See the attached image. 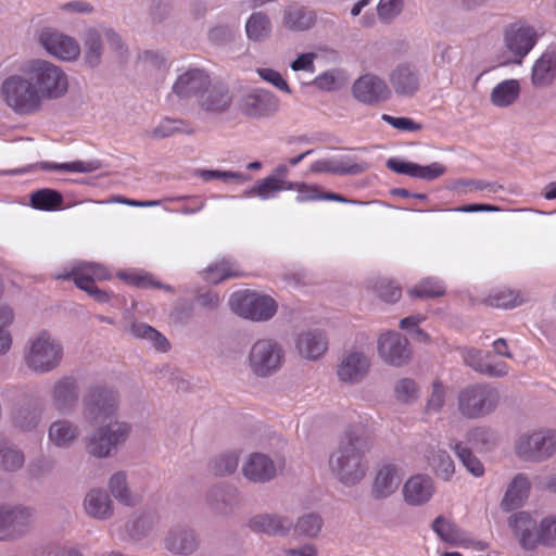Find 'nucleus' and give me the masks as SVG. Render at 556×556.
Listing matches in <instances>:
<instances>
[{"label":"nucleus","mask_w":556,"mask_h":556,"mask_svg":"<svg viewBox=\"0 0 556 556\" xmlns=\"http://www.w3.org/2000/svg\"><path fill=\"white\" fill-rule=\"evenodd\" d=\"M301 184L302 182L286 181L276 176H268L262 180L256 181L254 187L250 189L247 194H255L262 199H267L270 194L281 190H296V186Z\"/></svg>","instance_id":"nucleus-43"},{"label":"nucleus","mask_w":556,"mask_h":556,"mask_svg":"<svg viewBox=\"0 0 556 556\" xmlns=\"http://www.w3.org/2000/svg\"><path fill=\"white\" fill-rule=\"evenodd\" d=\"M433 493V480L427 475H415L403 486L404 501L410 506H421L428 503Z\"/></svg>","instance_id":"nucleus-31"},{"label":"nucleus","mask_w":556,"mask_h":556,"mask_svg":"<svg viewBox=\"0 0 556 556\" xmlns=\"http://www.w3.org/2000/svg\"><path fill=\"white\" fill-rule=\"evenodd\" d=\"M353 96L362 103L376 105L391 97V89L380 77L366 74L357 78L352 87Z\"/></svg>","instance_id":"nucleus-20"},{"label":"nucleus","mask_w":556,"mask_h":556,"mask_svg":"<svg viewBox=\"0 0 556 556\" xmlns=\"http://www.w3.org/2000/svg\"><path fill=\"white\" fill-rule=\"evenodd\" d=\"M377 350L380 358L393 367H402L412 358L408 340L395 331L381 334L378 339Z\"/></svg>","instance_id":"nucleus-16"},{"label":"nucleus","mask_w":556,"mask_h":556,"mask_svg":"<svg viewBox=\"0 0 556 556\" xmlns=\"http://www.w3.org/2000/svg\"><path fill=\"white\" fill-rule=\"evenodd\" d=\"M346 84V79L341 71L331 70L323 73L313 79L312 85L319 90L334 91L342 88Z\"/></svg>","instance_id":"nucleus-57"},{"label":"nucleus","mask_w":556,"mask_h":556,"mask_svg":"<svg viewBox=\"0 0 556 556\" xmlns=\"http://www.w3.org/2000/svg\"><path fill=\"white\" fill-rule=\"evenodd\" d=\"M103 26L88 27L81 34L83 63L90 70L98 68L104 54Z\"/></svg>","instance_id":"nucleus-26"},{"label":"nucleus","mask_w":556,"mask_h":556,"mask_svg":"<svg viewBox=\"0 0 556 556\" xmlns=\"http://www.w3.org/2000/svg\"><path fill=\"white\" fill-rule=\"evenodd\" d=\"M229 305L237 315L253 321H267L278 309V304L271 296L251 290L235 292L230 296Z\"/></svg>","instance_id":"nucleus-9"},{"label":"nucleus","mask_w":556,"mask_h":556,"mask_svg":"<svg viewBox=\"0 0 556 556\" xmlns=\"http://www.w3.org/2000/svg\"><path fill=\"white\" fill-rule=\"evenodd\" d=\"M83 506L85 514L98 521H106L114 516L110 493L101 488L90 489L84 497Z\"/></svg>","instance_id":"nucleus-28"},{"label":"nucleus","mask_w":556,"mask_h":556,"mask_svg":"<svg viewBox=\"0 0 556 556\" xmlns=\"http://www.w3.org/2000/svg\"><path fill=\"white\" fill-rule=\"evenodd\" d=\"M507 522L523 548L532 549L539 544L540 523L538 525L536 519L530 513H516L508 518Z\"/></svg>","instance_id":"nucleus-24"},{"label":"nucleus","mask_w":556,"mask_h":556,"mask_svg":"<svg viewBox=\"0 0 556 556\" xmlns=\"http://www.w3.org/2000/svg\"><path fill=\"white\" fill-rule=\"evenodd\" d=\"M238 276L237 273L231 271L229 264L226 261L208 266L203 271V277L211 283H218L229 277Z\"/></svg>","instance_id":"nucleus-62"},{"label":"nucleus","mask_w":556,"mask_h":556,"mask_svg":"<svg viewBox=\"0 0 556 556\" xmlns=\"http://www.w3.org/2000/svg\"><path fill=\"white\" fill-rule=\"evenodd\" d=\"M41 410L31 403H26L17 407L13 414V424L22 430L35 429L41 420Z\"/></svg>","instance_id":"nucleus-48"},{"label":"nucleus","mask_w":556,"mask_h":556,"mask_svg":"<svg viewBox=\"0 0 556 556\" xmlns=\"http://www.w3.org/2000/svg\"><path fill=\"white\" fill-rule=\"evenodd\" d=\"M521 93V86L518 79H505L493 87L490 93V102L500 109L514 105Z\"/></svg>","instance_id":"nucleus-39"},{"label":"nucleus","mask_w":556,"mask_h":556,"mask_svg":"<svg viewBox=\"0 0 556 556\" xmlns=\"http://www.w3.org/2000/svg\"><path fill=\"white\" fill-rule=\"evenodd\" d=\"M247 38L255 43L268 40L273 34L270 17L263 11L253 12L245 22Z\"/></svg>","instance_id":"nucleus-41"},{"label":"nucleus","mask_w":556,"mask_h":556,"mask_svg":"<svg viewBox=\"0 0 556 556\" xmlns=\"http://www.w3.org/2000/svg\"><path fill=\"white\" fill-rule=\"evenodd\" d=\"M104 39L110 50L119 63H126L129 59V49L122 36L111 27L103 26Z\"/></svg>","instance_id":"nucleus-56"},{"label":"nucleus","mask_w":556,"mask_h":556,"mask_svg":"<svg viewBox=\"0 0 556 556\" xmlns=\"http://www.w3.org/2000/svg\"><path fill=\"white\" fill-rule=\"evenodd\" d=\"M519 458L527 462H543L556 452V430L540 429L531 433H523L515 444Z\"/></svg>","instance_id":"nucleus-10"},{"label":"nucleus","mask_w":556,"mask_h":556,"mask_svg":"<svg viewBox=\"0 0 556 556\" xmlns=\"http://www.w3.org/2000/svg\"><path fill=\"white\" fill-rule=\"evenodd\" d=\"M538 40L536 30L522 23L510 24L504 31V46L511 58L507 63L520 64Z\"/></svg>","instance_id":"nucleus-14"},{"label":"nucleus","mask_w":556,"mask_h":556,"mask_svg":"<svg viewBox=\"0 0 556 556\" xmlns=\"http://www.w3.org/2000/svg\"><path fill=\"white\" fill-rule=\"evenodd\" d=\"M200 176L204 180L219 179L224 182H243L250 179L249 176L239 173V172H230V170H218V169H204L201 170Z\"/></svg>","instance_id":"nucleus-63"},{"label":"nucleus","mask_w":556,"mask_h":556,"mask_svg":"<svg viewBox=\"0 0 556 556\" xmlns=\"http://www.w3.org/2000/svg\"><path fill=\"white\" fill-rule=\"evenodd\" d=\"M420 388L412 378H402L394 384V396L402 404H412L419 397Z\"/></svg>","instance_id":"nucleus-53"},{"label":"nucleus","mask_w":556,"mask_h":556,"mask_svg":"<svg viewBox=\"0 0 556 556\" xmlns=\"http://www.w3.org/2000/svg\"><path fill=\"white\" fill-rule=\"evenodd\" d=\"M131 433V425L126 421H111L99 426L86 438V452L96 458H109L123 445Z\"/></svg>","instance_id":"nucleus-8"},{"label":"nucleus","mask_w":556,"mask_h":556,"mask_svg":"<svg viewBox=\"0 0 556 556\" xmlns=\"http://www.w3.org/2000/svg\"><path fill=\"white\" fill-rule=\"evenodd\" d=\"M241 471L250 482L266 483L276 477L277 467L268 455L255 452L243 462Z\"/></svg>","instance_id":"nucleus-23"},{"label":"nucleus","mask_w":556,"mask_h":556,"mask_svg":"<svg viewBox=\"0 0 556 556\" xmlns=\"http://www.w3.org/2000/svg\"><path fill=\"white\" fill-rule=\"evenodd\" d=\"M31 205L41 211H53L61 207L62 194L53 189H39L30 195Z\"/></svg>","instance_id":"nucleus-50"},{"label":"nucleus","mask_w":556,"mask_h":556,"mask_svg":"<svg viewBox=\"0 0 556 556\" xmlns=\"http://www.w3.org/2000/svg\"><path fill=\"white\" fill-rule=\"evenodd\" d=\"M63 356V344L46 330L31 337L24 350V362L36 374L55 370L61 365Z\"/></svg>","instance_id":"nucleus-3"},{"label":"nucleus","mask_w":556,"mask_h":556,"mask_svg":"<svg viewBox=\"0 0 556 556\" xmlns=\"http://www.w3.org/2000/svg\"><path fill=\"white\" fill-rule=\"evenodd\" d=\"M370 367V356L362 350L352 348L342 354L336 367V375L342 383L354 386L366 379Z\"/></svg>","instance_id":"nucleus-13"},{"label":"nucleus","mask_w":556,"mask_h":556,"mask_svg":"<svg viewBox=\"0 0 556 556\" xmlns=\"http://www.w3.org/2000/svg\"><path fill=\"white\" fill-rule=\"evenodd\" d=\"M401 484V475L397 466L383 464L379 467L371 486V496L375 500H386L396 492Z\"/></svg>","instance_id":"nucleus-32"},{"label":"nucleus","mask_w":556,"mask_h":556,"mask_svg":"<svg viewBox=\"0 0 556 556\" xmlns=\"http://www.w3.org/2000/svg\"><path fill=\"white\" fill-rule=\"evenodd\" d=\"M286 352L282 344L274 338H261L252 343L247 356V366L256 378L276 375L283 366Z\"/></svg>","instance_id":"nucleus-5"},{"label":"nucleus","mask_w":556,"mask_h":556,"mask_svg":"<svg viewBox=\"0 0 556 556\" xmlns=\"http://www.w3.org/2000/svg\"><path fill=\"white\" fill-rule=\"evenodd\" d=\"M408 292L412 296L425 299L442 296L445 293L444 288L430 278L422 280Z\"/></svg>","instance_id":"nucleus-59"},{"label":"nucleus","mask_w":556,"mask_h":556,"mask_svg":"<svg viewBox=\"0 0 556 556\" xmlns=\"http://www.w3.org/2000/svg\"><path fill=\"white\" fill-rule=\"evenodd\" d=\"M387 167L397 174L408 175L414 178L431 181L445 174L446 167L438 162L430 165H419L412 162H403L396 159H389Z\"/></svg>","instance_id":"nucleus-33"},{"label":"nucleus","mask_w":556,"mask_h":556,"mask_svg":"<svg viewBox=\"0 0 556 556\" xmlns=\"http://www.w3.org/2000/svg\"><path fill=\"white\" fill-rule=\"evenodd\" d=\"M119 408V394L105 384L89 386L83 396L81 416L89 425L113 418Z\"/></svg>","instance_id":"nucleus-7"},{"label":"nucleus","mask_w":556,"mask_h":556,"mask_svg":"<svg viewBox=\"0 0 556 556\" xmlns=\"http://www.w3.org/2000/svg\"><path fill=\"white\" fill-rule=\"evenodd\" d=\"M404 9V0H380L377 7L378 17L386 23L392 22Z\"/></svg>","instance_id":"nucleus-61"},{"label":"nucleus","mask_w":556,"mask_h":556,"mask_svg":"<svg viewBox=\"0 0 556 556\" xmlns=\"http://www.w3.org/2000/svg\"><path fill=\"white\" fill-rule=\"evenodd\" d=\"M368 168L366 163H356L350 156L333 160H317L311 165L312 173H329L334 175H359Z\"/></svg>","instance_id":"nucleus-35"},{"label":"nucleus","mask_w":556,"mask_h":556,"mask_svg":"<svg viewBox=\"0 0 556 556\" xmlns=\"http://www.w3.org/2000/svg\"><path fill=\"white\" fill-rule=\"evenodd\" d=\"M428 459L434 475L439 479L443 481H450L452 479L455 472V464L445 450H432Z\"/></svg>","instance_id":"nucleus-45"},{"label":"nucleus","mask_w":556,"mask_h":556,"mask_svg":"<svg viewBox=\"0 0 556 556\" xmlns=\"http://www.w3.org/2000/svg\"><path fill=\"white\" fill-rule=\"evenodd\" d=\"M278 99L267 90L258 89L244 94L239 103L243 115L253 119L268 118L278 111Z\"/></svg>","instance_id":"nucleus-19"},{"label":"nucleus","mask_w":556,"mask_h":556,"mask_svg":"<svg viewBox=\"0 0 556 556\" xmlns=\"http://www.w3.org/2000/svg\"><path fill=\"white\" fill-rule=\"evenodd\" d=\"M556 78V52H545L534 63L531 83L536 88L549 86Z\"/></svg>","instance_id":"nucleus-38"},{"label":"nucleus","mask_w":556,"mask_h":556,"mask_svg":"<svg viewBox=\"0 0 556 556\" xmlns=\"http://www.w3.org/2000/svg\"><path fill=\"white\" fill-rule=\"evenodd\" d=\"M25 66L42 106L47 101H56L67 94L68 76L61 66L45 59H34Z\"/></svg>","instance_id":"nucleus-2"},{"label":"nucleus","mask_w":556,"mask_h":556,"mask_svg":"<svg viewBox=\"0 0 556 556\" xmlns=\"http://www.w3.org/2000/svg\"><path fill=\"white\" fill-rule=\"evenodd\" d=\"M323 518L316 513H307L298 518L294 532L300 536L315 538L323 528Z\"/></svg>","instance_id":"nucleus-52"},{"label":"nucleus","mask_w":556,"mask_h":556,"mask_svg":"<svg viewBox=\"0 0 556 556\" xmlns=\"http://www.w3.org/2000/svg\"><path fill=\"white\" fill-rule=\"evenodd\" d=\"M51 406L61 415H68L76 410L79 402V384L72 376L56 379L50 391Z\"/></svg>","instance_id":"nucleus-17"},{"label":"nucleus","mask_w":556,"mask_h":556,"mask_svg":"<svg viewBox=\"0 0 556 556\" xmlns=\"http://www.w3.org/2000/svg\"><path fill=\"white\" fill-rule=\"evenodd\" d=\"M25 464V455L14 443L0 437V467L10 472L20 470Z\"/></svg>","instance_id":"nucleus-42"},{"label":"nucleus","mask_w":556,"mask_h":556,"mask_svg":"<svg viewBox=\"0 0 556 556\" xmlns=\"http://www.w3.org/2000/svg\"><path fill=\"white\" fill-rule=\"evenodd\" d=\"M129 333L137 339L150 341L157 351L166 352L169 348L167 339L155 328L144 323H132L129 326Z\"/></svg>","instance_id":"nucleus-47"},{"label":"nucleus","mask_w":556,"mask_h":556,"mask_svg":"<svg viewBox=\"0 0 556 556\" xmlns=\"http://www.w3.org/2000/svg\"><path fill=\"white\" fill-rule=\"evenodd\" d=\"M38 42L49 55L63 62H75L81 54V47L76 38L51 27L40 30Z\"/></svg>","instance_id":"nucleus-12"},{"label":"nucleus","mask_w":556,"mask_h":556,"mask_svg":"<svg viewBox=\"0 0 556 556\" xmlns=\"http://www.w3.org/2000/svg\"><path fill=\"white\" fill-rule=\"evenodd\" d=\"M501 395L489 383H473L463 388L457 395V409L467 419H479L493 413Z\"/></svg>","instance_id":"nucleus-6"},{"label":"nucleus","mask_w":556,"mask_h":556,"mask_svg":"<svg viewBox=\"0 0 556 556\" xmlns=\"http://www.w3.org/2000/svg\"><path fill=\"white\" fill-rule=\"evenodd\" d=\"M530 488V481L525 475L515 476L501 501L502 510L511 511L521 507L529 496Z\"/></svg>","instance_id":"nucleus-36"},{"label":"nucleus","mask_w":556,"mask_h":556,"mask_svg":"<svg viewBox=\"0 0 556 556\" xmlns=\"http://www.w3.org/2000/svg\"><path fill=\"white\" fill-rule=\"evenodd\" d=\"M5 542L25 538L34 528L36 508L25 504L2 503Z\"/></svg>","instance_id":"nucleus-11"},{"label":"nucleus","mask_w":556,"mask_h":556,"mask_svg":"<svg viewBox=\"0 0 556 556\" xmlns=\"http://www.w3.org/2000/svg\"><path fill=\"white\" fill-rule=\"evenodd\" d=\"M295 348L308 361H317L328 350V339L320 330H305L299 333Z\"/></svg>","instance_id":"nucleus-34"},{"label":"nucleus","mask_w":556,"mask_h":556,"mask_svg":"<svg viewBox=\"0 0 556 556\" xmlns=\"http://www.w3.org/2000/svg\"><path fill=\"white\" fill-rule=\"evenodd\" d=\"M464 363L476 372L501 378L508 374V367L504 362L491 364L488 362L490 354L476 348H463L460 350Z\"/></svg>","instance_id":"nucleus-27"},{"label":"nucleus","mask_w":556,"mask_h":556,"mask_svg":"<svg viewBox=\"0 0 556 556\" xmlns=\"http://www.w3.org/2000/svg\"><path fill=\"white\" fill-rule=\"evenodd\" d=\"M40 168L47 170H60V172H75V173H91L97 170L100 167V163L98 161H75L71 163H48L42 162Z\"/></svg>","instance_id":"nucleus-58"},{"label":"nucleus","mask_w":556,"mask_h":556,"mask_svg":"<svg viewBox=\"0 0 556 556\" xmlns=\"http://www.w3.org/2000/svg\"><path fill=\"white\" fill-rule=\"evenodd\" d=\"M316 21L317 15L314 10L292 2L283 9L281 25L290 31L300 33L311 29Z\"/></svg>","instance_id":"nucleus-30"},{"label":"nucleus","mask_w":556,"mask_h":556,"mask_svg":"<svg viewBox=\"0 0 556 556\" xmlns=\"http://www.w3.org/2000/svg\"><path fill=\"white\" fill-rule=\"evenodd\" d=\"M197 101L203 112L219 115L228 112L231 108L232 93L229 88L223 84H211Z\"/></svg>","instance_id":"nucleus-25"},{"label":"nucleus","mask_w":556,"mask_h":556,"mask_svg":"<svg viewBox=\"0 0 556 556\" xmlns=\"http://www.w3.org/2000/svg\"><path fill=\"white\" fill-rule=\"evenodd\" d=\"M79 437V429L76 424L68 419H58L48 429L50 442L59 448L72 446Z\"/></svg>","instance_id":"nucleus-37"},{"label":"nucleus","mask_w":556,"mask_h":556,"mask_svg":"<svg viewBox=\"0 0 556 556\" xmlns=\"http://www.w3.org/2000/svg\"><path fill=\"white\" fill-rule=\"evenodd\" d=\"M164 549L175 556H194L201 547L200 534L188 525L170 527L162 539Z\"/></svg>","instance_id":"nucleus-15"},{"label":"nucleus","mask_w":556,"mask_h":556,"mask_svg":"<svg viewBox=\"0 0 556 556\" xmlns=\"http://www.w3.org/2000/svg\"><path fill=\"white\" fill-rule=\"evenodd\" d=\"M78 276H87L90 277L91 281L94 283V280H105L110 278V273L108 269L98 263H85L79 267L74 269L72 273L59 276L60 279H70L73 278L76 283V278Z\"/></svg>","instance_id":"nucleus-54"},{"label":"nucleus","mask_w":556,"mask_h":556,"mask_svg":"<svg viewBox=\"0 0 556 556\" xmlns=\"http://www.w3.org/2000/svg\"><path fill=\"white\" fill-rule=\"evenodd\" d=\"M211 85L208 73L199 67H189L180 73L173 84L172 91L179 99H191L202 94Z\"/></svg>","instance_id":"nucleus-18"},{"label":"nucleus","mask_w":556,"mask_h":556,"mask_svg":"<svg viewBox=\"0 0 556 556\" xmlns=\"http://www.w3.org/2000/svg\"><path fill=\"white\" fill-rule=\"evenodd\" d=\"M467 442L473 446L489 450L496 444V434L489 427L478 426L470 429L466 434Z\"/></svg>","instance_id":"nucleus-55"},{"label":"nucleus","mask_w":556,"mask_h":556,"mask_svg":"<svg viewBox=\"0 0 556 556\" xmlns=\"http://www.w3.org/2000/svg\"><path fill=\"white\" fill-rule=\"evenodd\" d=\"M239 466V454L236 451H227L218 454L208 463L210 471L217 477L232 475Z\"/></svg>","instance_id":"nucleus-49"},{"label":"nucleus","mask_w":556,"mask_h":556,"mask_svg":"<svg viewBox=\"0 0 556 556\" xmlns=\"http://www.w3.org/2000/svg\"><path fill=\"white\" fill-rule=\"evenodd\" d=\"M371 446V438L363 424L349 425L329 454L328 468L331 476L348 488L358 484L366 477V455Z\"/></svg>","instance_id":"nucleus-1"},{"label":"nucleus","mask_w":556,"mask_h":556,"mask_svg":"<svg viewBox=\"0 0 556 556\" xmlns=\"http://www.w3.org/2000/svg\"><path fill=\"white\" fill-rule=\"evenodd\" d=\"M432 530L445 543L457 546L466 542L465 534L451 520L443 516L437 517L432 522Z\"/></svg>","instance_id":"nucleus-44"},{"label":"nucleus","mask_w":556,"mask_h":556,"mask_svg":"<svg viewBox=\"0 0 556 556\" xmlns=\"http://www.w3.org/2000/svg\"><path fill=\"white\" fill-rule=\"evenodd\" d=\"M540 542L546 546L556 545V516H548L540 522Z\"/></svg>","instance_id":"nucleus-64"},{"label":"nucleus","mask_w":556,"mask_h":556,"mask_svg":"<svg viewBox=\"0 0 556 556\" xmlns=\"http://www.w3.org/2000/svg\"><path fill=\"white\" fill-rule=\"evenodd\" d=\"M445 404V388L440 380L432 383L431 394L426 403L425 412L427 414L439 413Z\"/></svg>","instance_id":"nucleus-60"},{"label":"nucleus","mask_w":556,"mask_h":556,"mask_svg":"<svg viewBox=\"0 0 556 556\" xmlns=\"http://www.w3.org/2000/svg\"><path fill=\"white\" fill-rule=\"evenodd\" d=\"M206 502L212 511L219 516H229L239 505L238 490L231 485H214L206 494Z\"/></svg>","instance_id":"nucleus-29"},{"label":"nucleus","mask_w":556,"mask_h":556,"mask_svg":"<svg viewBox=\"0 0 556 556\" xmlns=\"http://www.w3.org/2000/svg\"><path fill=\"white\" fill-rule=\"evenodd\" d=\"M451 448L455 452L464 467L475 477H481L484 473V466L480 459L471 452L470 448L463 445L462 442L451 444Z\"/></svg>","instance_id":"nucleus-51"},{"label":"nucleus","mask_w":556,"mask_h":556,"mask_svg":"<svg viewBox=\"0 0 556 556\" xmlns=\"http://www.w3.org/2000/svg\"><path fill=\"white\" fill-rule=\"evenodd\" d=\"M389 81L396 96L409 98L419 91L421 76L416 65L401 63L391 71Z\"/></svg>","instance_id":"nucleus-22"},{"label":"nucleus","mask_w":556,"mask_h":556,"mask_svg":"<svg viewBox=\"0 0 556 556\" xmlns=\"http://www.w3.org/2000/svg\"><path fill=\"white\" fill-rule=\"evenodd\" d=\"M182 132L191 135L194 129L182 119L164 118L148 135L152 139H164Z\"/></svg>","instance_id":"nucleus-46"},{"label":"nucleus","mask_w":556,"mask_h":556,"mask_svg":"<svg viewBox=\"0 0 556 556\" xmlns=\"http://www.w3.org/2000/svg\"><path fill=\"white\" fill-rule=\"evenodd\" d=\"M247 527L256 534L283 538L291 531L293 522L287 516L262 513L250 517Z\"/></svg>","instance_id":"nucleus-21"},{"label":"nucleus","mask_w":556,"mask_h":556,"mask_svg":"<svg viewBox=\"0 0 556 556\" xmlns=\"http://www.w3.org/2000/svg\"><path fill=\"white\" fill-rule=\"evenodd\" d=\"M108 488L112 496L122 505L135 507L141 501L140 495L131 492L125 471L114 472L109 478Z\"/></svg>","instance_id":"nucleus-40"},{"label":"nucleus","mask_w":556,"mask_h":556,"mask_svg":"<svg viewBox=\"0 0 556 556\" xmlns=\"http://www.w3.org/2000/svg\"><path fill=\"white\" fill-rule=\"evenodd\" d=\"M0 96L3 102L16 114L29 115L41 111V100L34 84L27 77L24 65L18 74L8 76L1 84Z\"/></svg>","instance_id":"nucleus-4"}]
</instances>
